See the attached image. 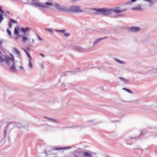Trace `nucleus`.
Here are the masks:
<instances>
[{
    "label": "nucleus",
    "mask_w": 157,
    "mask_h": 157,
    "mask_svg": "<svg viewBox=\"0 0 157 157\" xmlns=\"http://www.w3.org/2000/svg\"><path fill=\"white\" fill-rule=\"evenodd\" d=\"M15 127L17 128H21L24 127L21 124L18 122L16 124V125L14 126Z\"/></svg>",
    "instance_id": "2eb2a0df"
},
{
    "label": "nucleus",
    "mask_w": 157,
    "mask_h": 157,
    "mask_svg": "<svg viewBox=\"0 0 157 157\" xmlns=\"http://www.w3.org/2000/svg\"><path fill=\"white\" fill-rule=\"evenodd\" d=\"M107 157H109L108 156H107Z\"/></svg>",
    "instance_id": "6e6d98bb"
},
{
    "label": "nucleus",
    "mask_w": 157,
    "mask_h": 157,
    "mask_svg": "<svg viewBox=\"0 0 157 157\" xmlns=\"http://www.w3.org/2000/svg\"><path fill=\"white\" fill-rule=\"evenodd\" d=\"M123 89L124 90H126V91L128 92L129 93H132L131 91V90H128V89H127L126 88H123Z\"/></svg>",
    "instance_id": "c756f323"
},
{
    "label": "nucleus",
    "mask_w": 157,
    "mask_h": 157,
    "mask_svg": "<svg viewBox=\"0 0 157 157\" xmlns=\"http://www.w3.org/2000/svg\"><path fill=\"white\" fill-rule=\"evenodd\" d=\"M83 151L76 150L74 151V156L75 157L82 156V155Z\"/></svg>",
    "instance_id": "0eeeda50"
},
{
    "label": "nucleus",
    "mask_w": 157,
    "mask_h": 157,
    "mask_svg": "<svg viewBox=\"0 0 157 157\" xmlns=\"http://www.w3.org/2000/svg\"><path fill=\"white\" fill-rule=\"evenodd\" d=\"M13 61L14 63H12L10 62V63H6L8 65H12V66L10 67V69L12 70V71H14L16 70V68L15 66V63L14 60V57H13Z\"/></svg>",
    "instance_id": "6e6552de"
},
{
    "label": "nucleus",
    "mask_w": 157,
    "mask_h": 157,
    "mask_svg": "<svg viewBox=\"0 0 157 157\" xmlns=\"http://www.w3.org/2000/svg\"><path fill=\"white\" fill-rule=\"evenodd\" d=\"M52 4L51 2H46L45 3V5H44V6H45V7H44V8H47V6H52Z\"/></svg>",
    "instance_id": "6ab92c4d"
},
{
    "label": "nucleus",
    "mask_w": 157,
    "mask_h": 157,
    "mask_svg": "<svg viewBox=\"0 0 157 157\" xmlns=\"http://www.w3.org/2000/svg\"><path fill=\"white\" fill-rule=\"evenodd\" d=\"M88 122H93V121L92 120H88L87 121Z\"/></svg>",
    "instance_id": "e433bc0d"
},
{
    "label": "nucleus",
    "mask_w": 157,
    "mask_h": 157,
    "mask_svg": "<svg viewBox=\"0 0 157 157\" xmlns=\"http://www.w3.org/2000/svg\"><path fill=\"white\" fill-rule=\"evenodd\" d=\"M20 29L21 30V31L24 33H25L27 31L29 30V29L27 27H26L25 28H21Z\"/></svg>",
    "instance_id": "f3484780"
},
{
    "label": "nucleus",
    "mask_w": 157,
    "mask_h": 157,
    "mask_svg": "<svg viewBox=\"0 0 157 157\" xmlns=\"http://www.w3.org/2000/svg\"><path fill=\"white\" fill-rule=\"evenodd\" d=\"M63 110V109L62 108L61 109H59V111L58 112V113L59 112L61 111H62Z\"/></svg>",
    "instance_id": "f704fd0d"
},
{
    "label": "nucleus",
    "mask_w": 157,
    "mask_h": 157,
    "mask_svg": "<svg viewBox=\"0 0 157 157\" xmlns=\"http://www.w3.org/2000/svg\"><path fill=\"white\" fill-rule=\"evenodd\" d=\"M134 150H138V149L137 148H134Z\"/></svg>",
    "instance_id": "8fccbe9b"
},
{
    "label": "nucleus",
    "mask_w": 157,
    "mask_h": 157,
    "mask_svg": "<svg viewBox=\"0 0 157 157\" xmlns=\"http://www.w3.org/2000/svg\"><path fill=\"white\" fill-rule=\"evenodd\" d=\"M44 153L46 155V156H48V152L46 150H44Z\"/></svg>",
    "instance_id": "7c9ffc66"
},
{
    "label": "nucleus",
    "mask_w": 157,
    "mask_h": 157,
    "mask_svg": "<svg viewBox=\"0 0 157 157\" xmlns=\"http://www.w3.org/2000/svg\"><path fill=\"white\" fill-rule=\"evenodd\" d=\"M101 40V39H99L98 40H97L95 41V42L94 43H97L98 42H99Z\"/></svg>",
    "instance_id": "2f4dec72"
},
{
    "label": "nucleus",
    "mask_w": 157,
    "mask_h": 157,
    "mask_svg": "<svg viewBox=\"0 0 157 157\" xmlns=\"http://www.w3.org/2000/svg\"><path fill=\"white\" fill-rule=\"evenodd\" d=\"M48 126L49 127H52V128L53 127V126H50L48 125Z\"/></svg>",
    "instance_id": "37998d69"
},
{
    "label": "nucleus",
    "mask_w": 157,
    "mask_h": 157,
    "mask_svg": "<svg viewBox=\"0 0 157 157\" xmlns=\"http://www.w3.org/2000/svg\"><path fill=\"white\" fill-rule=\"evenodd\" d=\"M7 13H9V12H7Z\"/></svg>",
    "instance_id": "5fc2aeb1"
},
{
    "label": "nucleus",
    "mask_w": 157,
    "mask_h": 157,
    "mask_svg": "<svg viewBox=\"0 0 157 157\" xmlns=\"http://www.w3.org/2000/svg\"><path fill=\"white\" fill-rule=\"evenodd\" d=\"M126 10H121L119 7H116L113 9L111 8L109 9L107 8H103L97 9L96 10V11L97 13L98 14L106 15L110 14L112 12H114L115 13H119L121 12L124 11Z\"/></svg>",
    "instance_id": "f257e3e1"
},
{
    "label": "nucleus",
    "mask_w": 157,
    "mask_h": 157,
    "mask_svg": "<svg viewBox=\"0 0 157 157\" xmlns=\"http://www.w3.org/2000/svg\"><path fill=\"white\" fill-rule=\"evenodd\" d=\"M10 124H11V123L10 122L8 123L7 124V125H6V127L4 129L3 139L5 138L6 137V134H7V131L8 129V127Z\"/></svg>",
    "instance_id": "9d476101"
},
{
    "label": "nucleus",
    "mask_w": 157,
    "mask_h": 157,
    "mask_svg": "<svg viewBox=\"0 0 157 157\" xmlns=\"http://www.w3.org/2000/svg\"><path fill=\"white\" fill-rule=\"evenodd\" d=\"M7 32L8 33V34L9 35H11V32L10 30L8 29H7Z\"/></svg>",
    "instance_id": "c85d7f7f"
},
{
    "label": "nucleus",
    "mask_w": 157,
    "mask_h": 157,
    "mask_svg": "<svg viewBox=\"0 0 157 157\" xmlns=\"http://www.w3.org/2000/svg\"><path fill=\"white\" fill-rule=\"evenodd\" d=\"M69 11L71 12L78 13L81 12L82 11V10L80 8L79 6H71Z\"/></svg>",
    "instance_id": "7ed1b4c3"
},
{
    "label": "nucleus",
    "mask_w": 157,
    "mask_h": 157,
    "mask_svg": "<svg viewBox=\"0 0 157 157\" xmlns=\"http://www.w3.org/2000/svg\"><path fill=\"white\" fill-rule=\"evenodd\" d=\"M43 117L45 119H47V121L51 122L56 123H58L59 122L58 121L55 119L46 116H43Z\"/></svg>",
    "instance_id": "423d86ee"
},
{
    "label": "nucleus",
    "mask_w": 157,
    "mask_h": 157,
    "mask_svg": "<svg viewBox=\"0 0 157 157\" xmlns=\"http://www.w3.org/2000/svg\"><path fill=\"white\" fill-rule=\"evenodd\" d=\"M116 121H117V120L113 121H112L111 122H112V123H114V122H115Z\"/></svg>",
    "instance_id": "4c0bfd02"
},
{
    "label": "nucleus",
    "mask_w": 157,
    "mask_h": 157,
    "mask_svg": "<svg viewBox=\"0 0 157 157\" xmlns=\"http://www.w3.org/2000/svg\"><path fill=\"white\" fill-rule=\"evenodd\" d=\"M83 151L82 156L83 157H92L93 155L90 153L91 152L89 151Z\"/></svg>",
    "instance_id": "39448f33"
},
{
    "label": "nucleus",
    "mask_w": 157,
    "mask_h": 157,
    "mask_svg": "<svg viewBox=\"0 0 157 157\" xmlns=\"http://www.w3.org/2000/svg\"><path fill=\"white\" fill-rule=\"evenodd\" d=\"M59 31L61 32L62 33H64L65 32L66 30L65 29H63V30H59Z\"/></svg>",
    "instance_id": "72a5a7b5"
},
{
    "label": "nucleus",
    "mask_w": 157,
    "mask_h": 157,
    "mask_svg": "<svg viewBox=\"0 0 157 157\" xmlns=\"http://www.w3.org/2000/svg\"><path fill=\"white\" fill-rule=\"evenodd\" d=\"M130 30L133 32H136L139 31L140 29L138 27H132L130 28Z\"/></svg>",
    "instance_id": "f8f14e48"
},
{
    "label": "nucleus",
    "mask_w": 157,
    "mask_h": 157,
    "mask_svg": "<svg viewBox=\"0 0 157 157\" xmlns=\"http://www.w3.org/2000/svg\"><path fill=\"white\" fill-rule=\"evenodd\" d=\"M13 52L16 54H17L18 56H20V52L16 48H13Z\"/></svg>",
    "instance_id": "dca6fc26"
},
{
    "label": "nucleus",
    "mask_w": 157,
    "mask_h": 157,
    "mask_svg": "<svg viewBox=\"0 0 157 157\" xmlns=\"http://www.w3.org/2000/svg\"><path fill=\"white\" fill-rule=\"evenodd\" d=\"M137 0H131L130 2H128L126 3V4H131L132 2H134Z\"/></svg>",
    "instance_id": "a878e982"
},
{
    "label": "nucleus",
    "mask_w": 157,
    "mask_h": 157,
    "mask_svg": "<svg viewBox=\"0 0 157 157\" xmlns=\"http://www.w3.org/2000/svg\"><path fill=\"white\" fill-rule=\"evenodd\" d=\"M40 55L41 56H42L43 57H44V56L43 54H40Z\"/></svg>",
    "instance_id": "79ce46f5"
},
{
    "label": "nucleus",
    "mask_w": 157,
    "mask_h": 157,
    "mask_svg": "<svg viewBox=\"0 0 157 157\" xmlns=\"http://www.w3.org/2000/svg\"><path fill=\"white\" fill-rule=\"evenodd\" d=\"M63 74H62V75H63Z\"/></svg>",
    "instance_id": "864d4df0"
},
{
    "label": "nucleus",
    "mask_w": 157,
    "mask_h": 157,
    "mask_svg": "<svg viewBox=\"0 0 157 157\" xmlns=\"http://www.w3.org/2000/svg\"><path fill=\"white\" fill-rule=\"evenodd\" d=\"M10 22L11 23H17V21H16V20H14V19H11L10 20Z\"/></svg>",
    "instance_id": "393cba45"
},
{
    "label": "nucleus",
    "mask_w": 157,
    "mask_h": 157,
    "mask_svg": "<svg viewBox=\"0 0 157 157\" xmlns=\"http://www.w3.org/2000/svg\"><path fill=\"white\" fill-rule=\"evenodd\" d=\"M9 26L10 27H11V25L9 23Z\"/></svg>",
    "instance_id": "de8ad7c7"
},
{
    "label": "nucleus",
    "mask_w": 157,
    "mask_h": 157,
    "mask_svg": "<svg viewBox=\"0 0 157 157\" xmlns=\"http://www.w3.org/2000/svg\"><path fill=\"white\" fill-rule=\"evenodd\" d=\"M1 42H0V45H1Z\"/></svg>",
    "instance_id": "603ef678"
},
{
    "label": "nucleus",
    "mask_w": 157,
    "mask_h": 157,
    "mask_svg": "<svg viewBox=\"0 0 157 157\" xmlns=\"http://www.w3.org/2000/svg\"><path fill=\"white\" fill-rule=\"evenodd\" d=\"M119 79L122 80H124V78H121V77H120L119 78Z\"/></svg>",
    "instance_id": "a19ab883"
},
{
    "label": "nucleus",
    "mask_w": 157,
    "mask_h": 157,
    "mask_svg": "<svg viewBox=\"0 0 157 157\" xmlns=\"http://www.w3.org/2000/svg\"><path fill=\"white\" fill-rule=\"evenodd\" d=\"M20 68L21 69H23V68L21 67V66H20Z\"/></svg>",
    "instance_id": "c03bdc74"
},
{
    "label": "nucleus",
    "mask_w": 157,
    "mask_h": 157,
    "mask_svg": "<svg viewBox=\"0 0 157 157\" xmlns=\"http://www.w3.org/2000/svg\"><path fill=\"white\" fill-rule=\"evenodd\" d=\"M47 101H48V102H50V100H48Z\"/></svg>",
    "instance_id": "3c124183"
},
{
    "label": "nucleus",
    "mask_w": 157,
    "mask_h": 157,
    "mask_svg": "<svg viewBox=\"0 0 157 157\" xmlns=\"http://www.w3.org/2000/svg\"><path fill=\"white\" fill-rule=\"evenodd\" d=\"M126 144H127V145H131V143H126Z\"/></svg>",
    "instance_id": "ea45409f"
},
{
    "label": "nucleus",
    "mask_w": 157,
    "mask_h": 157,
    "mask_svg": "<svg viewBox=\"0 0 157 157\" xmlns=\"http://www.w3.org/2000/svg\"><path fill=\"white\" fill-rule=\"evenodd\" d=\"M54 6L56 8L60 11L63 12L67 10L64 8L60 6L59 5L58 3L55 4Z\"/></svg>",
    "instance_id": "1a4fd4ad"
},
{
    "label": "nucleus",
    "mask_w": 157,
    "mask_h": 157,
    "mask_svg": "<svg viewBox=\"0 0 157 157\" xmlns=\"http://www.w3.org/2000/svg\"><path fill=\"white\" fill-rule=\"evenodd\" d=\"M2 52L0 51V62H5L6 63H9L10 62L12 63H14L13 56L11 55V56H5L4 58H3L1 56L2 55Z\"/></svg>",
    "instance_id": "f03ea898"
},
{
    "label": "nucleus",
    "mask_w": 157,
    "mask_h": 157,
    "mask_svg": "<svg viewBox=\"0 0 157 157\" xmlns=\"http://www.w3.org/2000/svg\"><path fill=\"white\" fill-rule=\"evenodd\" d=\"M67 128H78L79 127L77 126V125H71L67 127Z\"/></svg>",
    "instance_id": "412c9836"
},
{
    "label": "nucleus",
    "mask_w": 157,
    "mask_h": 157,
    "mask_svg": "<svg viewBox=\"0 0 157 157\" xmlns=\"http://www.w3.org/2000/svg\"><path fill=\"white\" fill-rule=\"evenodd\" d=\"M132 10H143L140 5H138L136 7H134L132 9Z\"/></svg>",
    "instance_id": "ddd939ff"
},
{
    "label": "nucleus",
    "mask_w": 157,
    "mask_h": 157,
    "mask_svg": "<svg viewBox=\"0 0 157 157\" xmlns=\"http://www.w3.org/2000/svg\"><path fill=\"white\" fill-rule=\"evenodd\" d=\"M121 101H122V102H126V103H130V102H133V101H124L123 100H121Z\"/></svg>",
    "instance_id": "cd10ccee"
},
{
    "label": "nucleus",
    "mask_w": 157,
    "mask_h": 157,
    "mask_svg": "<svg viewBox=\"0 0 157 157\" xmlns=\"http://www.w3.org/2000/svg\"><path fill=\"white\" fill-rule=\"evenodd\" d=\"M31 5L35 6L37 7H38L40 8H43L45 7V6L42 3H39L38 2H32L31 4Z\"/></svg>",
    "instance_id": "20e7f679"
},
{
    "label": "nucleus",
    "mask_w": 157,
    "mask_h": 157,
    "mask_svg": "<svg viewBox=\"0 0 157 157\" xmlns=\"http://www.w3.org/2000/svg\"><path fill=\"white\" fill-rule=\"evenodd\" d=\"M71 147L70 146L61 147V150H66L69 149L71 148Z\"/></svg>",
    "instance_id": "aec40b11"
},
{
    "label": "nucleus",
    "mask_w": 157,
    "mask_h": 157,
    "mask_svg": "<svg viewBox=\"0 0 157 157\" xmlns=\"http://www.w3.org/2000/svg\"><path fill=\"white\" fill-rule=\"evenodd\" d=\"M64 35L66 36H68L70 35V34L67 33H64Z\"/></svg>",
    "instance_id": "bb28decb"
},
{
    "label": "nucleus",
    "mask_w": 157,
    "mask_h": 157,
    "mask_svg": "<svg viewBox=\"0 0 157 157\" xmlns=\"http://www.w3.org/2000/svg\"><path fill=\"white\" fill-rule=\"evenodd\" d=\"M17 29H14V33L16 35L18 34L19 33L18 30H19L20 29L19 27H18Z\"/></svg>",
    "instance_id": "4be33fe9"
},
{
    "label": "nucleus",
    "mask_w": 157,
    "mask_h": 157,
    "mask_svg": "<svg viewBox=\"0 0 157 157\" xmlns=\"http://www.w3.org/2000/svg\"><path fill=\"white\" fill-rule=\"evenodd\" d=\"M25 52L27 55L28 56V57L29 58V66L30 68H32L33 67V65H32V64L31 61V56H30L28 52H27L26 51H25Z\"/></svg>",
    "instance_id": "9b49d317"
},
{
    "label": "nucleus",
    "mask_w": 157,
    "mask_h": 157,
    "mask_svg": "<svg viewBox=\"0 0 157 157\" xmlns=\"http://www.w3.org/2000/svg\"><path fill=\"white\" fill-rule=\"evenodd\" d=\"M143 134V132L142 131L141 132V133H140V135L139 136H136V137H132V136H130L129 137V138L130 139H136V140H139L140 139V136L142 135Z\"/></svg>",
    "instance_id": "4468645a"
},
{
    "label": "nucleus",
    "mask_w": 157,
    "mask_h": 157,
    "mask_svg": "<svg viewBox=\"0 0 157 157\" xmlns=\"http://www.w3.org/2000/svg\"><path fill=\"white\" fill-rule=\"evenodd\" d=\"M51 151V150H49V151H47V152H48V153H49Z\"/></svg>",
    "instance_id": "49530a36"
},
{
    "label": "nucleus",
    "mask_w": 157,
    "mask_h": 157,
    "mask_svg": "<svg viewBox=\"0 0 157 157\" xmlns=\"http://www.w3.org/2000/svg\"><path fill=\"white\" fill-rule=\"evenodd\" d=\"M28 38L25 36H23L22 38V40L23 42H25L28 40Z\"/></svg>",
    "instance_id": "b1692460"
},
{
    "label": "nucleus",
    "mask_w": 157,
    "mask_h": 157,
    "mask_svg": "<svg viewBox=\"0 0 157 157\" xmlns=\"http://www.w3.org/2000/svg\"><path fill=\"white\" fill-rule=\"evenodd\" d=\"M38 38L40 40H42V39L39 36H38Z\"/></svg>",
    "instance_id": "58836bf2"
},
{
    "label": "nucleus",
    "mask_w": 157,
    "mask_h": 157,
    "mask_svg": "<svg viewBox=\"0 0 157 157\" xmlns=\"http://www.w3.org/2000/svg\"><path fill=\"white\" fill-rule=\"evenodd\" d=\"M52 150L53 151H60L61 150V147H52Z\"/></svg>",
    "instance_id": "a211bd4d"
},
{
    "label": "nucleus",
    "mask_w": 157,
    "mask_h": 157,
    "mask_svg": "<svg viewBox=\"0 0 157 157\" xmlns=\"http://www.w3.org/2000/svg\"><path fill=\"white\" fill-rule=\"evenodd\" d=\"M53 99V100H52V101H55V100H54V99Z\"/></svg>",
    "instance_id": "09e8293b"
},
{
    "label": "nucleus",
    "mask_w": 157,
    "mask_h": 157,
    "mask_svg": "<svg viewBox=\"0 0 157 157\" xmlns=\"http://www.w3.org/2000/svg\"><path fill=\"white\" fill-rule=\"evenodd\" d=\"M149 147H147L146 148L144 149V150L147 149H148V148H149Z\"/></svg>",
    "instance_id": "a18cd8bd"
},
{
    "label": "nucleus",
    "mask_w": 157,
    "mask_h": 157,
    "mask_svg": "<svg viewBox=\"0 0 157 157\" xmlns=\"http://www.w3.org/2000/svg\"><path fill=\"white\" fill-rule=\"evenodd\" d=\"M144 1H147L150 3H152L153 1L151 0H143Z\"/></svg>",
    "instance_id": "473e14b6"
},
{
    "label": "nucleus",
    "mask_w": 157,
    "mask_h": 157,
    "mask_svg": "<svg viewBox=\"0 0 157 157\" xmlns=\"http://www.w3.org/2000/svg\"><path fill=\"white\" fill-rule=\"evenodd\" d=\"M4 19L3 17L2 13H1L0 14V23L2 21V20Z\"/></svg>",
    "instance_id": "5701e85b"
},
{
    "label": "nucleus",
    "mask_w": 157,
    "mask_h": 157,
    "mask_svg": "<svg viewBox=\"0 0 157 157\" xmlns=\"http://www.w3.org/2000/svg\"><path fill=\"white\" fill-rule=\"evenodd\" d=\"M0 11L1 12V13L3 12V11L2 10V8L0 6Z\"/></svg>",
    "instance_id": "c9c22d12"
}]
</instances>
